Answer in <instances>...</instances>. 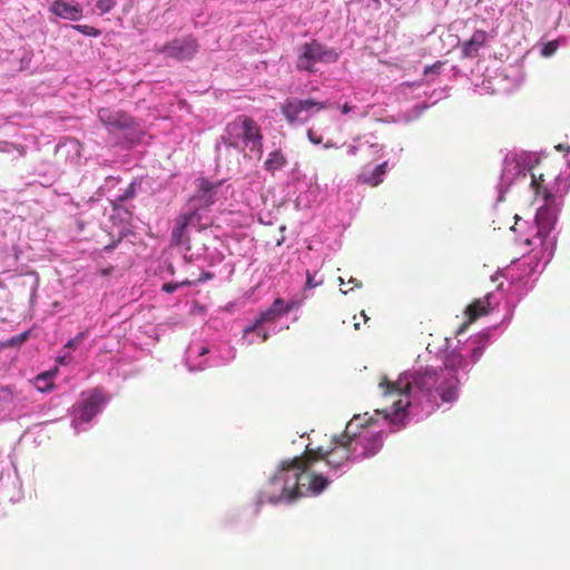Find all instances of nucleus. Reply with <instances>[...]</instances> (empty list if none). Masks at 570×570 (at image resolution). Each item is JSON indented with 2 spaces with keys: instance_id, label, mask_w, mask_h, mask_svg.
Segmentation results:
<instances>
[{
  "instance_id": "4be33fe9",
  "label": "nucleus",
  "mask_w": 570,
  "mask_h": 570,
  "mask_svg": "<svg viewBox=\"0 0 570 570\" xmlns=\"http://www.w3.org/2000/svg\"><path fill=\"white\" fill-rule=\"evenodd\" d=\"M30 337V331H24L7 340V346L18 347L22 345Z\"/></svg>"
},
{
  "instance_id": "473e14b6",
  "label": "nucleus",
  "mask_w": 570,
  "mask_h": 570,
  "mask_svg": "<svg viewBox=\"0 0 570 570\" xmlns=\"http://www.w3.org/2000/svg\"><path fill=\"white\" fill-rule=\"evenodd\" d=\"M70 361H71V357H70V356H68V355H62V356H60V357L57 360V362H58L59 364H61V365H67V364H69V363H70Z\"/></svg>"
},
{
  "instance_id": "79ce46f5",
  "label": "nucleus",
  "mask_w": 570,
  "mask_h": 570,
  "mask_svg": "<svg viewBox=\"0 0 570 570\" xmlns=\"http://www.w3.org/2000/svg\"><path fill=\"white\" fill-rule=\"evenodd\" d=\"M3 348H9V346H7V340L0 341V350H3Z\"/></svg>"
},
{
  "instance_id": "a878e982",
  "label": "nucleus",
  "mask_w": 570,
  "mask_h": 570,
  "mask_svg": "<svg viewBox=\"0 0 570 570\" xmlns=\"http://www.w3.org/2000/svg\"><path fill=\"white\" fill-rule=\"evenodd\" d=\"M135 194H136V185L135 183H131L128 185V187L126 188V190L124 191L122 195H120L118 198H117V202L118 203H122L125 200H128V199H131L135 197Z\"/></svg>"
},
{
  "instance_id": "f3484780",
  "label": "nucleus",
  "mask_w": 570,
  "mask_h": 570,
  "mask_svg": "<svg viewBox=\"0 0 570 570\" xmlns=\"http://www.w3.org/2000/svg\"><path fill=\"white\" fill-rule=\"evenodd\" d=\"M281 316L269 306L267 309L259 313L258 317L244 330V335L256 332L262 324L272 323Z\"/></svg>"
},
{
  "instance_id": "a18cd8bd",
  "label": "nucleus",
  "mask_w": 570,
  "mask_h": 570,
  "mask_svg": "<svg viewBox=\"0 0 570 570\" xmlns=\"http://www.w3.org/2000/svg\"><path fill=\"white\" fill-rule=\"evenodd\" d=\"M476 354H478V355H480V354H481V350H480V348L474 350V352H473V356H474V355H476Z\"/></svg>"
},
{
  "instance_id": "ea45409f",
  "label": "nucleus",
  "mask_w": 570,
  "mask_h": 570,
  "mask_svg": "<svg viewBox=\"0 0 570 570\" xmlns=\"http://www.w3.org/2000/svg\"><path fill=\"white\" fill-rule=\"evenodd\" d=\"M356 151H357L356 146H354V145L348 146V153H350L351 155H355V154H356Z\"/></svg>"
},
{
  "instance_id": "dca6fc26",
  "label": "nucleus",
  "mask_w": 570,
  "mask_h": 570,
  "mask_svg": "<svg viewBox=\"0 0 570 570\" xmlns=\"http://www.w3.org/2000/svg\"><path fill=\"white\" fill-rule=\"evenodd\" d=\"M387 170V161L377 165L371 173H363L357 176V183L376 187L383 183V177Z\"/></svg>"
},
{
  "instance_id": "20e7f679",
  "label": "nucleus",
  "mask_w": 570,
  "mask_h": 570,
  "mask_svg": "<svg viewBox=\"0 0 570 570\" xmlns=\"http://www.w3.org/2000/svg\"><path fill=\"white\" fill-rule=\"evenodd\" d=\"M223 142L235 149L249 150L255 157L263 155V134L257 122L248 116H238L228 122L224 134Z\"/></svg>"
},
{
  "instance_id": "6ab92c4d",
  "label": "nucleus",
  "mask_w": 570,
  "mask_h": 570,
  "mask_svg": "<svg viewBox=\"0 0 570 570\" xmlns=\"http://www.w3.org/2000/svg\"><path fill=\"white\" fill-rule=\"evenodd\" d=\"M287 164L285 155L281 150H274L268 154L264 168L274 174L276 170L282 169Z\"/></svg>"
},
{
  "instance_id": "6e6552de",
  "label": "nucleus",
  "mask_w": 570,
  "mask_h": 570,
  "mask_svg": "<svg viewBox=\"0 0 570 570\" xmlns=\"http://www.w3.org/2000/svg\"><path fill=\"white\" fill-rule=\"evenodd\" d=\"M352 435L353 439H356L355 443L353 444L355 452L357 451L358 446L362 448V452L360 453L361 459H368L374 456L383 446L384 435L381 431L373 433L365 429L364 425H362V431H356L353 426Z\"/></svg>"
},
{
  "instance_id": "ddd939ff",
  "label": "nucleus",
  "mask_w": 570,
  "mask_h": 570,
  "mask_svg": "<svg viewBox=\"0 0 570 570\" xmlns=\"http://www.w3.org/2000/svg\"><path fill=\"white\" fill-rule=\"evenodd\" d=\"M102 402L104 396L101 391H92L80 406L79 419L83 422H89L98 413Z\"/></svg>"
},
{
  "instance_id": "b1692460",
  "label": "nucleus",
  "mask_w": 570,
  "mask_h": 570,
  "mask_svg": "<svg viewBox=\"0 0 570 570\" xmlns=\"http://www.w3.org/2000/svg\"><path fill=\"white\" fill-rule=\"evenodd\" d=\"M191 283L189 281H183L180 283H165L163 285V291L168 293V294H171L174 292H176L179 287L181 286H189Z\"/></svg>"
},
{
  "instance_id": "09e8293b",
  "label": "nucleus",
  "mask_w": 570,
  "mask_h": 570,
  "mask_svg": "<svg viewBox=\"0 0 570 570\" xmlns=\"http://www.w3.org/2000/svg\"><path fill=\"white\" fill-rule=\"evenodd\" d=\"M350 282L354 283V284H355V286H358V284L354 281V278H351V281H350Z\"/></svg>"
},
{
  "instance_id": "37998d69",
  "label": "nucleus",
  "mask_w": 570,
  "mask_h": 570,
  "mask_svg": "<svg viewBox=\"0 0 570 570\" xmlns=\"http://www.w3.org/2000/svg\"><path fill=\"white\" fill-rule=\"evenodd\" d=\"M206 353H208V348L203 346L199 351V355H205Z\"/></svg>"
},
{
  "instance_id": "423d86ee",
  "label": "nucleus",
  "mask_w": 570,
  "mask_h": 570,
  "mask_svg": "<svg viewBox=\"0 0 570 570\" xmlns=\"http://www.w3.org/2000/svg\"><path fill=\"white\" fill-rule=\"evenodd\" d=\"M331 104L314 98H287L281 105V112L289 125L306 122L315 112L327 109Z\"/></svg>"
},
{
  "instance_id": "f8f14e48",
  "label": "nucleus",
  "mask_w": 570,
  "mask_h": 570,
  "mask_svg": "<svg viewBox=\"0 0 570 570\" xmlns=\"http://www.w3.org/2000/svg\"><path fill=\"white\" fill-rule=\"evenodd\" d=\"M488 38L489 35L487 31L480 29L475 30L472 37L462 43V56L470 59L476 58L479 50L485 46Z\"/></svg>"
},
{
  "instance_id": "e433bc0d",
  "label": "nucleus",
  "mask_w": 570,
  "mask_h": 570,
  "mask_svg": "<svg viewBox=\"0 0 570 570\" xmlns=\"http://www.w3.org/2000/svg\"><path fill=\"white\" fill-rule=\"evenodd\" d=\"M360 420H361V417H360L356 422H358ZM371 421H373V417H370V421H366V423H365V424H364V423H361V424L355 423V425H354V430H356L358 426H361V428H362V425H364V426H365V429H366V428L371 424Z\"/></svg>"
},
{
  "instance_id": "7c9ffc66",
  "label": "nucleus",
  "mask_w": 570,
  "mask_h": 570,
  "mask_svg": "<svg viewBox=\"0 0 570 570\" xmlns=\"http://www.w3.org/2000/svg\"><path fill=\"white\" fill-rule=\"evenodd\" d=\"M299 306V302L297 301H289V302H285V315H287L291 311H293L294 308H297Z\"/></svg>"
},
{
  "instance_id": "a19ab883",
  "label": "nucleus",
  "mask_w": 570,
  "mask_h": 570,
  "mask_svg": "<svg viewBox=\"0 0 570 570\" xmlns=\"http://www.w3.org/2000/svg\"><path fill=\"white\" fill-rule=\"evenodd\" d=\"M112 268H104V269H100V274L102 276H108L110 274Z\"/></svg>"
},
{
  "instance_id": "9d476101",
  "label": "nucleus",
  "mask_w": 570,
  "mask_h": 570,
  "mask_svg": "<svg viewBox=\"0 0 570 570\" xmlns=\"http://www.w3.org/2000/svg\"><path fill=\"white\" fill-rule=\"evenodd\" d=\"M50 12L55 16L70 21H78L83 17V9L78 2L67 0H55L50 6Z\"/></svg>"
},
{
  "instance_id": "8fccbe9b",
  "label": "nucleus",
  "mask_w": 570,
  "mask_h": 570,
  "mask_svg": "<svg viewBox=\"0 0 570 570\" xmlns=\"http://www.w3.org/2000/svg\"><path fill=\"white\" fill-rule=\"evenodd\" d=\"M355 328L357 330L360 327V324L358 323H355L354 324Z\"/></svg>"
},
{
  "instance_id": "1a4fd4ad",
  "label": "nucleus",
  "mask_w": 570,
  "mask_h": 570,
  "mask_svg": "<svg viewBox=\"0 0 570 570\" xmlns=\"http://www.w3.org/2000/svg\"><path fill=\"white\" fill-rule=\"evenodd\" d=\"M98 117L109 130L127 129L131 128L134 125V119L126 112L112 111L108 108H100L98 110Z\"/></svg>"
},
{
  "instance_id": "c756f323",
  "label": "nucleus",
  "mask_w": 570,
  "mask_h": 570,
  "mask_svg": "<svg viewBox=\"0 0 570 570\" xmlns=\"http://www.w3.org/2000/svg\"><path fill=\"white\" fill-rule=\"evenodd\" d=\"M199 187L205 194H210L214 190V185L208 180H202Z\"/></svg>"
},
{
  "instance_id": "0eeeda50",
  "label": "nucleus",
  "mask_w": 570,
  "mask_h": 570,
  "mask_svg": "<svg viewBox=\"0 0 570 570\" xmlns=\"http://www.w3.org/2000/svg\"><path fill=\"white\" fill-rule=\"evenodd\" d=\"M199 43L193 36L175 38L165 45L157 47L156 52L179 61L191 60L198 52Z\"/></svg>"
},
{
  "instance_id": "2f4dec72",
  "label": "nucleus",
  "mask_w": 570,
  "mask_h": 570,
  "mask_svg": "<svg viewBox=\"0 0 570 570\" xmlns=\"http://www.w3.org/2000/svg\"><path fill=\"white\" fill-rule=\"evenodd\" d=\"M307 137H308L309 141L315 144V145H318V144L322 142V137H316L312 129H309L307 131Z\"/></svg>"
},
{
  "instance_id": "393cba45",
  "label": "nucleus",
  "mask_w": 570,
  "mask_h": 570,
  "mask_svg": "<svg viewBox=\"0 0 570 570\" xmlns=\"http://www.w3.org/2000/svg\"><path fill=\"white\" fill-rule=\"evenodd\" d=\"M116 4L115 0H97L96 7L101 13L109 12Z\"/></svg>"
},
{
  "instance_id": "39448f33",
  "label": "nucleus",
  "mask_w": 570,
  "mask_h": 570,
  "mask_svg": "<svg viewBox=\"0 0 570 570\" xmlns=\"http://www.w3.org/2000/svg\"><path fill=\"white\" fill-rule=\"evenodd\" d=\"M338 60V53L318 42L312 40L299 46L296 59V69L299 71L316 72V63H333Z\"/></svg>"
},
{
  "instance_id": "c9c22d12",
  "label": "nucleus",
  "mask_w": 570,
  "mask_h": 570,
  "mask_svg": "<svg viewBox=\"0 0 570 570\" xmlns=\"http://www.w3.org/2000/svg\"><path fill=\"white\" fill-rule=\"evenodd\" d=\"M353 107L350 106L347 102H345L343 106H342V112L344 115L348 114L350 111H352Z\"/></svg>"
},
{
  "instance_id": "c85d7f7f",
  "label": "nucleus",
  "mask_w": 570,
  "mask_h": 570,
  "mask_svg": "<svg viewBox=\"0 0 570 570\" xmlns=\"http://www.w3.org/2000/svg\"><path fill=\"white\" fill-rule=\"evenodd\" d=\"M271 307L282 317L285 315V301L283 298H276Z\"/></svg>"
},
{
  "instance_id": "f03ea898",
  "label": "nucleus",
  "mask_w": 570,
  "mask_h": 570,
  "mask_svg": "<svg viewBox=\"0 0 570 570\" xmlns=\"http://www.w3.org/2000/svg\"><path fill=\"white\" fill-rule=\"evenodd\" d=\"M327 478L308 471L302 456L283 460L258 494V503H292L302 497L317 495L328 485Z\"/></svg>"
},
{
  "instance_id": "c03bdc74",
  "label": "nucleus",
  "mask_w": 570,
  "mask_h": 570,
  "mask_svg": "<svg viewBox=\"0 0 570 570\" xmlns=\"http://www.w3.org/2000/svg\"><path fill=\"white\" fill-rule=\"evenodd\" d=\"M433 68H439V66L426 67L424 70V73H428L429 71H433Z\"/></svg>"
},
{
  "instance_id": "9b49d317",
  "label": "nucleus",
  "mask_w": 570,
  "mask_h": 570,
  "mask_svg": "<svg viewBox=\"0 0 570 570\" xmlns=\"http://www.w3.org/2000/svg\"><path fill=\"white\" fill-rule=\"evenodd\" d=\"M535 222L538 225V236L544 239L557 223V213L554 208L549 205L541 206L537 210Z\"/></svg>"
},
{
  "instance_id": "49530a36",
  "label": "nucleus",
  "mask_w": 570,
  "mask_h": 570,
  "mask_svg": "<svg viewBox=\"0 0 570 570\" xmlns=\"http://www.w3.org/2000/svg\"><path fill=\"white\" fill-rule=\"evenodd\" d=\"M362 315H363V317H364V321H365V322H367V321H368L367 315H366L364 312H362Z\"/></svg>"
},
{
  "instance_id": "412c9836",
  "label": "nucleus",
  "mask_w": 570,
  "mask_h": 570,
  "mask_svg": "<svg viewBox=\"0 0 570 570\" xmlns=\"http://www.w3.org/2000/svg\"><path fill=\"white\" fill-rule=\"evenodd\" d=\"M72 29L77 30L78 32H80L81 35L83 36H88V37H99L101 35V30L92 27V26H88V24H72L71 26Z\"/></svg>"
},
{
  "instance_id": "7ed1b4c3",
  "label": "nucleus",
  "mask_w": 570,
  "mask_h": 570,
  "mask_svg": "<svg viewBox=\"0 0 570 570\" xmlns=\"http://www.w3.org/2000/svg\"><path fill=\"white\" fill-rule=\"evenodd\" d=\"M358 419L360 415H354L346 424L345 431L338 436L333 438L330 448L318 446L309 449V446H306L304 454L301 456L306 460L308 471L313 463L317 461H324L331 469L337 470L353 459V454L356 453L353 445L356 439H353L352 428Z\"/></svg>"
},
{
  "instance_id": "f704fd0d",
  "label": "nucleus",
  "mask_w": 570,
  "mask_h": 570,
  "mask_svg": "<svg viewBox=\"0 0 570 570\" xmlns=\"http://www.w3.org/2000/svg\"><path fill=\"white\" fill-rule=\"evenodd\" d=\"M11 394H12L11 390H10L9 387H7V386H6V387H2V389L0 390V395H1L2 397L10 396Z\"/></svg>"
},
{
  "instance_id": "4468645a",
  "label": "nucleus",
  "mask_w": 570,
  "mask_h": 570,
  "mask_svg": "<svg viewBox=\"0 0 570 570\" xmlns=\"http://www.w3.org/2000/svg\"><path fill=\"white\" fill-rule=\"evenodd\" d=\"M196 215V210H193L190 213L181 214L177 217L176 226L171 232V240L174 244L181 245L188 242V237H186L185 232L186 228L191 224Z\"/></svg>"
},
{
  "instance_id": "5701e85b",
  "label": "nucleus",
  "mask_w": 570,
  "mask_h": 570,
  "mask_svg": "<svg viewBox=\"0 0 570 570\" xmlns=\"http://www.w3.org/2000/svg\"><path fill=\"white\" fill-rule=\"evenodd\" d=\"M88 335V331H82L80 333H78L73 338L69 340L63 348L65 350H76L82 342L83 340L87 337Z\"/></svg>"
},
{
  "instance_id": "72a5a7b5",
  "label": "nucleus",
  "mask_w": 570,
  "mask_h": 570,
  "mask_svg": "<svg viewBox=\"0 0 570 570\" xmlns=\"http://www.w3.org/2000/svg\"><path fill=\"white\" fill-rule=\"evenodd\" d=\"M52 376L51 373L47 372V373H42V374H39L37 376V381L40 382V381H47L49 380L50 377Z\"/></svg>"
},
{
  "instance_id": "de8ad7c7",
  "label": "nucleus",
  "mask_w": 570,
  "mask_h": 570,
  "mask_svg": "<svg viewBox=\"0 0 570 570\" xmlns=\"http://www.w3.org/2000/svg\"><path fill=\"white\" fill-rule=\"evenodd\" d=\"M333 146H334V144H332L330 141L325 145L326 148H330V147H333Z\"/></svg>"
},
{
  "instance_id": "cd10ccee",
  "label": "nucleus",
  "mask_w": 570,
  "mask_h": 570,
  "mask_svg": "<svg viewBox=\"0 0 570 570\" xmlns=\"http://www.w3.org/2000/svg\"><path fill=\"white\" fill-rule=\"evenodd\" d=\"M558 49V42L557 41H550L548 43L544 45V47L542 48V56L544 57H550L552 56Z\"/></svg>"
},
{
  "instance_id": "f257e3e1",
  "label": "nucleus",
  "mask_w": 570,
  "mask_h": 570,
  "mask_svg": "<svg viewBox=\"0 0 570 570\" xmlns=\"http://www.w3.org/2000/svg\"><path fill=\"white\" fill-rule=\"evenodd\" d=\"M379 386L385 397H399L393 401L392 410H376L377 414H383L384 419L390 421H393L392 415L397 416L410 405L407 396L413 391L422 393L430 401L439 396L445 403L455 401L459 395L458 376L448 375L432 367H425L412 374H405L396 382H391L386 376H383Z\"/></svg>"
},
{
  "instance_id": "58836bf2",
  "label": "nucleus",
  "mask_w": 570,
  "mask_h": 570,
  "mask_svg": "<svg viewBox=\"0 0 570 570\" xmlns=\"http://www.w3.org/2000/svg\"><path fill=\"white\" fill-rule=\"evenodd\" d=\"M556 148H557L558 150H562V151H567V153H568V151H570V147H569V146L564 147V146H563V145H561V144H560V145H558V146H556Z\"/></svg>"
},
{
  "instance_id": "aec40b11",
  "label": "nucleus",
  "mask_w": 570,
  "mask_h": 570,
  "mask_svg": "<svg viewBox=\"0 0 570 570\" xmlns=\"http://www.w3.org/2000/svg\"><path fill=\"white\" fill-rule=\"evenodd\" d=\"M543 175H534L532 174L531 187L533 188L537 196H541L546 202L552 200L553 195L551 191L543 185Z\"/></svg>"
},
{
  "instance_id": "4c0bfd02",
  "label": "nucleus",
  "mask_w": 570,
  "mask_h": 570,
  "mask_svg": "<svg viewBox=\"0 0 570 570\" xmlns=\"http://www.w3.org/2000/svg\"><path fill=\"white\" fill-rule=\"evenodd\" d=\"M258 334L261 335L263 342H266L269 337V334L266 331H258Z\"/></svg>"
},
{
  "instance_id": "a211bd4d",
  "label": "nucleus",
  "mask_w": 570,
  "mask_h": 570,
  "mask_svg": "<svg viewBox=\"0 0 570 570\" xmlns=\"http://www.w3.org/2000/svg\"><path fill=\"white\" fill-rule=\"evenodd\" d=\"M489 298L490 296H487L484 299H475L466 307V315L470 322L489 313Z\"/></svg>"
},
{
  "instance_id": "bb28decb",
  "label": "nucleus",
  "mask_w": 570,
  "mask_h": 570,
  "mask_svg": "<svg viewBox=\"0 0 570 570\" xmlns=\"http://www.w3.org/2000/svg\"><path fill=\"white\" fill-rule=\"evenodd\" d=\"M322 284H323V279L316 281L315 276L309 271H306V282L304 285V289H312Z\"/></svg>"
},
{
  "instance_id": "2eb2a0df",
  "label": "nucleus",
  "mask_w": 570,
  "mask_h": 570,
  "mask_svg": "<svg viewBox=\"0 0 570 570\" xmlns=\"http://www.w3.org/2000/svg\"><path fill=\"white\" fill-rule=\"evenodd\" d=\"M465 367V362L462 354L458 351H449L443 361V367L440 368L442 373H446L451 376H456V372L460 368Z\"/></svg>"
}]
</instances>
